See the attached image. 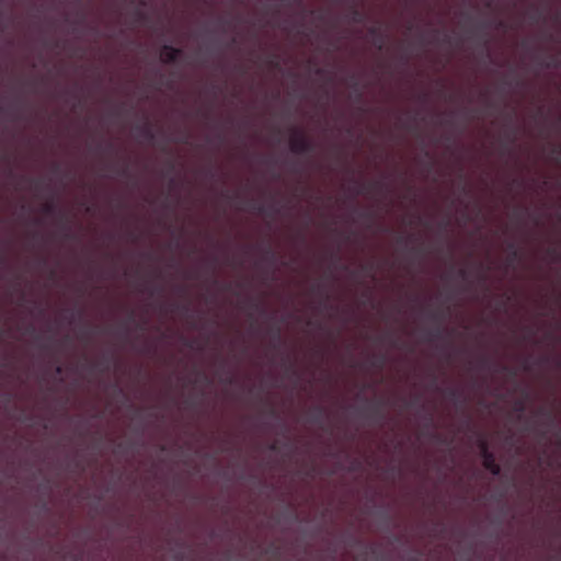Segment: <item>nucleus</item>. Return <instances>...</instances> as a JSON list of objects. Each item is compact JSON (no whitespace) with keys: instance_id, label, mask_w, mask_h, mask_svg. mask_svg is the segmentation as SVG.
<instances>
[{"instance_id":"1","label":"nucleus","mask_w":561,"mask_h":561,"mask_svg":"<svg viewBox=\"0 0 561 561\" xmlns=\"http://www.w3.org/2000/svg\"><path fill=\"white\" fill-rule=\"evenodd\" d=\"M290 151L297 154H306L313 151V144L306 135L297 128L291 129V137L289 140Z\"/></svg>"},{"instance_id":"2","label":"nucleus","mask_w":561,"mask_h":561,"mask_svg":"<svg viewBox=\"0 0 561 561\" xmlns=\"http://www.w3.org/2000/svg\"><path fill=\"white\" fill-rule=\"evenodd\" d=\"M479 448L483 459V467L493 476H499L501 472V467L496 462L494 454L489 449V445L484 439L480 440Z\"/></svg>"},{"instance_id":"3","label":"nucleus","mask_w":561,"mask_h":561,"mask_svg":"<svg viewBox=\"0 0 561 561\" xmlns=\"http://www.w3.org/2000/svg\"><path fill=\"white\" fill-rule=\"evenodd\" d=\"M182 54L183 50L181 48H176L171 45H163L160 59L163 64H174Z\"/></svg>"},{"instance_id":"4","label":"nucleus","mask_w":561,"mask_h":561,"mask_svg":"<svg viewBox=\"0 0 561 561\" xmlns=\"http://www.w3.org/2000/svg\"><path fill=\"white\" fill-rule=\"evenodd\" d=\"M383 188V183L381 181H375L369 183H363L359 186L354 188L356 195L359 194H368L371 192H379Z\"/></svg>"},{"instance_id":"5","label":"nucleus","mask_w":561,"mask_h":561,"mask_svg":"<svg viewBox=\"0 0 561 561\" xmlns=\"http://www.w3.org/2000/svg\"><path fill=\"white\" fill-rule=\"evenodd\" d=\"M138 129H139L140 135L145 139L149 140V141L154 139V133H153L152 126L149 123L145 124L144 126H140Z\"/></svg>"},{"instance_id":"6","label":"nucleus","mask_w":561,"mask_h":561,"mask_svg":"<svg viewBox=\"0 0 561 561\" xmlns=\"http://www.w3.org/2000/svg\"><path fill=\"white\" fill-rule=\"evenodd\" d=\"M350 20L354 23H362L364 21V13L353 5L350 10Z\"/></svg>"},{"instance_id":"7","label":"nucleus","mask_w":561,"mask_h":561,"mask_svg":"<svg viewBox=\"0 0 561 561\" xmlns=\"http://www.w3.org/2000/svg\"><path fill=\"white\" fill-rule=\"evenodd\" d=\"M538 414H540V415L545 416V419H546V423H547L548 425H552V424H554V420H556V417H554V414H553L551 411H549V410H547V409H545V408H540V409L538 410Z\"/></svg>"},{"instance_id":"8","label":"nucleus","mask_w":561,"mask_h":561,"mask_svg":"<svg viewBox=\"0 0 561 561\" xmlns=\"http://www.w3.org/2000/svg\"><path fill=\"white\" fill-rule=\"evenodd\" d=\"M510 255L508 261L510 263H513L519 259V250L516 248L514 242H511L508 244Z\"/></svg>"},{"instance_id":"9","label":"nucleus","mask_w":561,"mask_h":561,"mask_svg":"<svg viewBox=\"0 0 561 561\" xmlns=\"http://www.w3.org/2000/svg\"><path fill=\"white\" fill-rule=\"evenodd\" d=\"M264 260L271 264H275L277 260V254L271 247H267L265 249Z\"/></svg>"},{"instance_id":"10","label":"nucleus","mask_w":561,"mask_h":561,"mask_svg":"<svg viewBox=\"0 0 561 561\" xmlns=\"http://www.w3.org/2000/svg\"><path fill=\"white\" fill-rule=\"evenodd\" d=\"M323 415H324V409L321 407H317L314 409V413L311 416V421L313 423H320L322 421Z\"/></svg>"},{"instance_id":"11","label":"nucleus","mask_w":561,"mask_h":561,"mask_svg":"<svg viewBox=\"0 0 561 561\" xmlns=\"http://www.w3.org/2000/svg\"><path fill=\"white\" fill-rule=\"evenodd\" d=\"M312 293L323 296L324 301L329 299V295L324 291L323 286L320 283L312 286Z\"/></svg>"},{"instance_id":"12","label":"nucleus","mask_w":561,"mask_h":561,"mask_svg":"<svg viewBox=\"0 0 561 561\" xmlns=\"http://www.w3.org/2000/svg\"><path fill=\"white\" fill-rule=\"evenodd\" d=\"M43 211L46 215H53L56 211V205L53 202H47L43 205Z\"/></svg>"},{"instance_id":"13","label":"nucleus","mask_w":561,"mask_h":561,"mask_svg":"<svg viewBox=\"0 0 561 561\" xmlns=\"http://www.w3.org/2000/svg\"><path fill=\"white\" fill-rule=\"evenodd\" d=\"M442 329L438 327L436 328L435 330L431 331L428 334H427V340L428 341H434V340H437V339H440L442 337Z\"/></svg>"},{"instance_id":"14","label":"nucleus","mask_w":561,"mask_h":561,"mask_svg":"<svg viewBox=\"0 0 561 561\" xmlns=\"http://www.w3.org/2000/svg\"><path fill=\"white\" fill-rule=\"evenodd\" d=\"M514 410L518 412L519 414L524 413L526 410V403L525 400H518L514 404Z\"/></svg>"},{"instance_id":"15","label":"nucleus","mask_w":561,"mask_h":561,"mask_svg":"<svg viewBox=\"0 0 561 561\" xmlns=\"http://www.w3.org/2000/svg\"><path fill=\"white\" fill-rule=\"evenodd\" d=\"M368 33L369 35H371L374 38L375 37H382V32L381 30L378 27V26H371L369 30H368Z\"/></svg>"},{"instance_id":"16","label":"nucleus","mask_w":561,"mask_h":561,"mask_svg":"<svg viewBox=\"0 0 561 561\" xmlns=\"http://www.w3.org/2000/svg\"><path fill=\"white\" fill-rule=\"evenodd\" d=\"M383 45H385V38L383 36L382 37H375L374 38V46L378 49V50H381L383 48Z\"/></svg>"},{"instance_id":"17","label":"nucleus","mask_w":561,"mask_h":561,"mask_svg":"<svg viewBox=\"0 0 561 561\" xmlns=\"http://www.w3.org/2000/svg\"><path fill=\"white\" fill-rule=\"evenodd\" d=\"M548 254L551 255L554 260L560 259V253L554 248L548 249Z\"/></svg>"},{"instance_id":"18","label":"nucleus","mask_w":561,"mask_h":561,"mask_svg":"<svg viewBox=\"0 0 561 561\" xmlns=\"http://www.w3.org/2000/svg\"><path fill=\"white\" fill-rule=\"evenodd\" d=\"M113 171H115L117 174L126 175L127 174V168L116 169L115 167H111Z\"/></svg>"},{"instance_id":"19","label":"nucleus","mask_w":561,"mask_h":561,"mask_svg":"<svg viewBox=\"0 0 561 561\" xmlns=\"http://www.w3.org/2000/svg\"><path fill=\"white\" fill-rule=\"evenodd\" d=\"M431 317H432L433 320H436L438 322H440L443 320V314L440 312H438V311L433 312L431 314Z\"/></svg>"},{"instance_id":"20","label":"nucleus","mask_w":561,"mask_h":561,"mask_svg":"<svg viewBox=\"0 0 561 561\" xmlns=\"http://www.w3.org/2000/svg\"><path fill=\"white\" fill-rule=\"evenodd\" d=\"M42 184H43V183H42V181H39V180H34V181H32V185H33V188H34L35 191L41 190V188H42Z\"/></svg>"},{"instance_id":"21","label":"nucleus","mask_w":561,"mask_h":561,"mask_svg":"<svg viewBox=\"0 0 561 561\" xmlns=\"http://www.w3.org/2000/svg\"><path fill=\"white\" fill-rule=\"evenodd\" d=\"M274 336H275V340L279 343L280 342V328L279 327L275 328Z\"/></svg>"},{"instance_id":"22","label":"nucleus","mask_w":561,"mask_h":561,"mask_svg":"<svg viewBox=\"0 0 561 561\" xmlns=\"http://www.w3.org/2000/svg\"><path fill=\"white\" fill-rule=\"evenodd\" d=\"M458 275H459L461 278H463V279H465V278H467V276H468V272H467V270H466V268H460V270L458 271Z\"/></svg>"},{"instance_id":"23","label":"nucleus","mask_w":561,"mask_h":561,"mask_svg":"<svg viewBox=\"0 0 561 561\" xmlns=\"http://www.w3.org/2000/svg\"><path fill=\"white\" fill-rule=\"evenodd\" d=\"M373 366L375 367H382L383 365V359L380 358V359H375L373 363H371Z\"/></svg>"},{"instance_id":"24","label":"nucleus","mask_w":561,"mask_h":561,"mask_svg":"<svg viewBox=\"0 0 561 561\" xmlns=\"http://www.w3.org/2000/svg\"><path fill=\"white\" fill-rule=\"evenodd\" d=\"M448 394L451 397V398H457L458 397V391L455 390V389H450L448 391Z\"/></svg>"},{"instance_id":"25","label":"nucleus","mask_w":561,"mask_h":561,"mask_svg":"<svg viewBox=\"0 0 561 561\" xmlns=\"http://www.w3.org/2000/svg\"><path fill=\"white\" fill-rule=\"evenodd\" d=\"M371 412L375 415H380V407L378 405V407L371 408Z\"/></svg>"},{"instance_id":"26","label":"nucleus","mask_w":561,"mask_h":561,"mask_svg":"<svg viewBox=\"0 0 561 561\" xmlns=\"http://www.w3.org/2000/svg\"><path fill=\"white\" fill-rule=\"evenodd\" d=\"M552 152H553V154H556V156H558V157H559V156H561V149H560V147H559V146L554 147V148H553V150H552Z\"/></svg>"},{"instance_id":"27","label":"nucleus","mask_w":561,"mask_h":561,"mask_svg":"<svg viewBox=\"0 0 561 561\" xmlns=\"http://www.w3.org/2000/svg\"><path fill=\"white\" fill-rule=\"evenodd\" d=\"M480 363H481V367H483V368H485L489 365V360L484 357L481 359Z\"/></svg>"},{"instance_id":"28","label":"nucleus","mask_w":561,"mask_h":561,"mask_svg":"<svg viewBox=\"0 0 561 561\" xmlns=\"http://www.w3.org/2000/svg\"><path fill=\"white\" fill-rule=\"evenodd\" d=\"M398 243L402 244V243H405L407 239L402 236L398 237L397 239Z\"/></svg>"},{"instance_id":"29","label":"nucleus","mask_w":561,"mask_h":561,"mask_svg":"<svg viewBox=\"0 0 561 561\" xmlns=\"http://www.w3.org/2000/svg\"><path fill=\"white\" fill-rule=\"evenodd\" d=\"M545 66H546L547 68H550V67H554V66H557V65L554 64V61H552V60H551V61L547 62Z\"/></svg>"},{"instance_id":"30","label":"nucleus","mask_w":561,"mask_h":561,"mask_svg":"<svg viewBox=\"0 0 561 561\" xmlns=\"http://www.w3.org/2000/svg\"><path fill=\"white\" fill-rule=\"evenodd\" d=\"M270 449L271 450H277V444L276 443H273L270 445Z\"/></svg>"},{"instance_id":"31","label":"nucleus","mask_w":561,"mask_h":561,"mask_svg":"<svg viewBox=\"0 0 561 561\" xmlns=\"http://www.w3.org/2000/svg\"><path fill=\"white\" fill-rule=\"evenodd\" d=\"M255 209H256L259 213H263V210H264V208H263V206H262V205H257V206L255 207Z\"/></svg>"},{"instance_id":"32","label":"nucleus","mask_w":561,"mask_h":561,"mask_svg":"<svg viewBox=\"0 0 561 561\" xmlns=\"http://www.w3.org/2000/svg\"><path fill=\"white\" fill-rule=\"evenodd\" d=\"M271 65H273V66H277V65H278V62H277L276 58H273V59L271 60Z\"/></svg>"},{"instance_id":"33","label":"nucleus","mask_w":561,"mask_h":561,"mask_svg":"<svg viewBox=\"0 0 561 561\" xmlns=\"http://www.w3.org/2000/svg\"><path fill=\"white\" fill-rule=\"evenodd\" d=\"M56 373H57V374H61V373H62V368H61V366H57V368H56Z\"/></svg>"},{"instance_id":"34","label":"nucleus","mask_w":561,"mask_h":561,"mask_svg":"<svg viewBox=\"0 0 561 561\" xmlns=\"http://www.w3.org/2000/svg\"><path fill=\"white\" fill-rule=\"evenodd\" d=\"M179 141L180 142H186L187 141V137L185 136V137L181 138Z\"/></svg>"},{"instance_id":"35","label":"nucleus","mask_w":561,"mask_h":561,"mask_svg":"<svg viewBox=\"0 0 561 561\" xmlns=\"http://www.w3.org/2000/svg\"><path fill=\"white\" fill-rule=\"evenodd\" d=\"M412 252H414V253H420V252H421V250H420V249H416V248H413V249H412Z\"/></svg>"},{"instance_id":"36","label":"nucleus","mask_w":561,"mask_h":561,"mask_svg":"<svg viewBox=\"0 0 561 561\" xmlns=\"http://www.w3.org/2000/svg\"><path fill=\"white\" fill-rule=\"evenodd\" d=\"M317 73H318V75H322V73H323V70L319 68V69H317Z\"/></svg>"},{"instance_id":"37","label":"nucleus","mask_w":561,"mask_h":561,"mask_svg":"<svg viewBox=\"0 0 561 561\" xmlns=\"http://www.w3.org/2000/svg\"><path fill=\"white\" fill-rule=\"evenodd\" d=\"M527 332H528L529 335L534 334V331H531L529 328H527Z\"/></svg>"},{"instance_id":"38","label":"nucleus","mask_w":561,"mask_h":561,"mask_svg":"<svg viewBox=\"0 0 561 561\" xmlns=\"http://www.w3.org/2000/svg\"><path fill=\"white\" fill-rule=\"evenodd\" d=\"M271 414L274 415L275 414V410L274 409H271Z\"/></svg>"},{"instance_id":"39","label":"nucleus","mask_w":561,"mask_h":561,"mask_svg":"<svg viewBox=\"0 0 561 561\" xmlns=\"http://www.w3.org/2000/svg\"><path fill=\"white\" fill-rule=\"evenodd\" d=\"M559 445L561 446V439H559Z\"/></svg>"}]
</instances>
